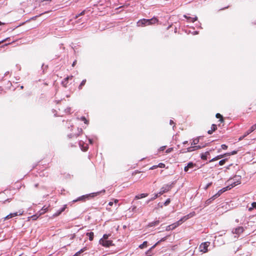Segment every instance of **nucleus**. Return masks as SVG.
I'll return each instance as SVG.
<instances>
[{"mask_svg":"<svg viewBox=\"0 0 256 256\" xmlns=\"http://www.w3.org/2000/svg\"><path fill=\"white\" fill-rule=\"evenodd\" d=\"M194 214H195L194 212H193L190 213V214H188L186 216H184L177 222H176L172 224L167 226L166 228V230L169 231L170 230H172L174 229L175 228H176V227L179 226L180 224H181L183 222H184V221H186L189 218L194 216Z\"/></svg>","mask_w":256,"mask_h":256,"instance_id":"f257e3e1","label":"nucleus"},{"mask_svg":"<svg viewBox=\"0 0 256 256\" xmlns=\"http://www.w3.org/2000/svg\"><path fill=\"white\" fill-rule=\"evenodd\" d=\"M158 22V20L155 18H153L151 19H142L138 20V22L137 23V24L138 26H149L151 25L154 24H156Z\"/></svg>","mask_w":256,"mask_h":256,"instance_id":"f03ea898","label":"nucleus"},{"mask_svg":"<svg viewBox=\"0 0 256 256\" xmlns=\"http://www.w3.org/2000/svg\"><path fill=\"white\" fill-rule=\"evenodd\" d=\"M102 192L104 193L105 190H103L100 192H92V193H91L88 194H86V195L82 196L79 197L78 199H76V200H74L73 202H76L78 200H84H84H85L86 198H94V196H96L99 195Z\"/></svg>","mask_w":256,"mask_h":256,"instance_id":"7ed1b4c3","label":"nucleus"},{"mask_svg":"<svg viewBox=\"0 0 256 256\" xmlns=\"http://www.w3.org/2000/svg\"><path fill=\"white\" fill-rule=\"evenodd\" d=\"M240 176H236L233 178L229 180H228L230 184L228 186H230V189L240 184Z\"/></svg>","mask_w":256,"mask_h":256,"instance_id":"20e7f679","label":"nucleus"},{"mask_svg":"<svg viewBox=\"0 0 256 256\" xmlns=\"http://www.w3.org/2000/svg\"><path fill=\"white\" fill-rule=\"evenodd\" d=\"M210 242H206L202 243L199 246L200 252H203V253H206V252H208V247L210 246Z\"/></svg>","mask_w":256,"mask_h":256,"instance_id":"39448f33","label":"nucleus"},{"mask_svg":"<svg viewBox=\"0 0 256 256\" xmlns=\"http://www.w3.org/2000/svg\"><path fill=\"white\" fill-rule=\"evenodd\" d=\"M230 190V186H228L218 190V192L212 198L214 200V198L220 196L223 192Z\"/></svg>","mask_w":256,"mask_h":256,"instance_id":"423d86ee","label":"nucleus"},{"mask_svg":"<svg viewBox=\"0 0 256 256\" xmlns=\"http://www.w3.org/2000/svg\"><path fill=\"white\" fill-rule=\"evenodd\" d=\"M172 184H165L161 188L160 190L158 193L160 195L164 193H166L169 191L172 188Z\"/></svg>","mask_w":256,"mask_h":256,"instance_id":"0eeeda50","label":"nucleus"},{"mask_svg":"<svg viewBox=\"0 0 256 256\" xmlns=\"http://www.w3.org/2000/svg\"><path fill=\"white\" fill-rule=\"evenodd\" d=\"M99 244L101 245H102L104 247H109L110 246H112V241L111 240H99Z\"/></svg>","mask_w":256,"mask_h":256,"instance_id":"6e6552de","label":"nucleus"},{"mask_svg":"<svg viewBox=\"0 0 256 256\" xmlns=\"http://www.w3.org/2000/svg\"><path fill=\"white\" fill-rule=\"evenodd\" d=\"M244 231V228L242 226H238L232 230V232L236 234H240Z\"/></svg>","mask_w":256,"mask_h":256,"instance_id":"1a4fd4ad","label":"nucleus"},{"mask_svg":"<svg viewBox=\"0 0 256 256\" xmlns=\"http://www.w3.org/2000/svg\"><path fill=\"white\" fill-rule=\"evenodd\" d=\"M22 214V212H20L19 214L18 212L11 213V214H9L7 216H6L4 218V220H8V219H10L13 217L16 216H20Z\"/></svg>","mask_w":256,"mask_h":256,"instance_id":"9d476101","label":"nucleus"},{"mask_svg":"<svg viewBox=\"0 0 256 256\" xmlns=\"http://www.w3.org/2000/svg\"><path fill=\"white\" fill-rule=\"evenodd\" d=\"M194 166H196V164L190 162L184 167V172H188L190 168H192Z\"/></svg>","mask_w":256,"mask_h":256,"instance_id":"9b49d317","label":"nucleus"},{"mask_svg":"<svg viewBox=\"0 0 256 256\" xmlns=\"http://www.w3.org/2000/svg\"><path fill=\"white\" fill-rule=\"evenodd\" d=\"M256 129V124L254 125H253L251 128L244 134V137L250 134L254 130Z\"/></svg>","mask_w":256,"mask_h":256,"instance_id":"f8f14e48","label":"nucleus"},{"mask_svg":"<svg viewBox=\"0 0 256 256\" xmlns=\"http://www.w3.org/2000/svg\"><path fill=\"white\" fill-rule=\"evenodd\" d=\"M148 196V194L147 193H143L140 194H138L135 196L134 200H139L142 198H144Z\"/></svg>","mask_w":256,"mask_h":256,"instance_id":"ddd939ff","label":"nucleus"},{"mask_svg":"<svg viewBox=\"0 0 256 256\" xmlns=\"http://www.w3.org/2000/svg\"><path fill=\"white\" fill-rule=\"evenodd\" d=\"M66 206L64 205L62 208L58 210L57 212L54 214V216H58L60 215L62 212H63L66 208Z\"/></svg>","mask_w":256,"mask_h":256,"instance_id":"4468645a","label":"nucleus"},{"mask_svg":"<svg viewBox=\"0 0 256 256\" xmlns=\"http://www.w3.org/2000/svg\"><path fill=\"white\" fill-rule=\"evenodd\" d=\"M217 129V126L216 124H213L212 126L211 130H208V133L209 134H211L213 132H214Z\"/></svg>","mask_w":256,"mask_h":256,"instance_id":"2eb2a0df","label":"nucleus"},{"mask_svg":"<svg viewBox=\"0 0 256 256\" xmlns=\"http://www.w3.org/2000/svg\"><path fill=\"white\" fill-rule=\"evenodd\" d=\"M184 17L186 18H187L188 20H190V22H194L195 21H196L198 19V18L196 16H195L194 18H191V17H188V16H187L186 15H184Z\"/></svg>","mask_w":256,"mask_h":256,"instance_id":"dca6fc26","label":"nucleus"},{"mask_svg":"<svg viewBox=\"0 0 256 256\" xmlns=\"http://www.w3.org/2000/svg\"><path fill=\"white\" fill-rule=\"evenodd\" d=\"M210 154L208 152H206L204 153H202L201 154V158L203 160H206L207 158V156Z\"/></svg>","mask_w":256,"mask_h":256,"instance_id":"f3484780","label":"nucleus"},{"mask_svg":"<svg viewBox=\"0 0 256 256\" xmlns=\"http://www.w3.org/2000/svg\"><path fill=\"white\" fill-rule=\"evenodd\" d=\"M86 235L88 236L89 240L92 241L94 239V234L93 232H87Z\"/></svg>","mask_w":256,"mask_h":256,"instance_id":"a211bd4d","label":"nucleus"},{"mask_svg":"<svg viewBox=\"0 0 256 256\" xmlns=\"http://www.w3.org/2000/svg\"><path fill=\"white\" fill-rule=\"evenodd\" d=\"M225 155L224 154H221V155H219V156H216V157L212 158L210 161V162H214V161H215L216 160H219L220 158H222Z\"/></svg>","mask_w":256,"mask_h":256,"instance_id":"6ab92c4d","label":"nucleus"},{"mask_svg":"<svg viewBox=\"0 0 256 256\" xmlns=\"http://www.w3.org/2000/svg\"><path fill=\"white\" fill-rule=\"evenodd\" d=\"M86 250V247L84 248H82L78 252H76L74 256H79L80 255V254H81L82 253Z\"/></svg>","mask_w":256,"mask_h":256,"instance_id":"aec40b11","label":"nucleus"},{"mask_svg":"<svg viewBox=\"0 0 256 256\" xmlns=\"http://www.w3.org/2000/svg\"><path fill=\"white\" fill-rule=\"evenodd\" d=\"M159 223H160L159 220H156L154 222H152L148 224V226L150 227H152V226L158 224Z\"/></svg>","mask_w":256,"mask_h":256,"instance_id":"412c9836","label":"nucleus"},{"mask_svg":"<svg viewBox=\"0 0 256 256\" xmlns=\"http://www.w3.org/2000/svg\"><path fill=\"white\" fill-rule=\"evenodd\" d=\"M148 245V242L146 241H144L143 243L139 246V248L141 249L146 248Z\"/></svg>","mask_w":256,"mask_h":256,"instance_id":"4be33fe9","label":"nucleus"},{"mask_svg":"<svg viewBox=\"0 0 256 256\" xmlns=\"http://www.w3.org/2000/svg\"><path fill=\"white\" fill-rule=\"evenodd\" d=\"M158 194H155L154 197L150 199L147 200L146 204H148L150 201L154 200L156 199L158 196Z\"/></svg>","mask_w":256,"mask_h":256,"instance_id":"5701e85b","label":"nucleus"},{"mask_svg":"<svg viewBox=\"0 0 256 256\" xmlns=\"http://www.w3.org/2000/svg\"><path fill=\"white\" fill-rule=\"evenodd\" d=\"M110 236V234H104L103 235V236L102 238H100V240H108V237Z\"/></svg>","mask_w":256,"mask_h":256,"instance_id":"b1692460","label":"nucleus"},{"mask_svg":"<svg viewBox=\"0 0 256 256\" xmlns=\"http://www.w3.org/2000/svg\"><path fill=\"white\" fill-rule=\"evenodd\" d=\"M86 82V80H82V81L81 82L80 84V86H78V88L80 90L82 89V87L85 84Z\"/></svg>","mask_w":256,"mask_h":256,"instance_id":"393cba45","label":"nucleus"},{"mask_svg":"<svg viewBox=\"0 0 256 256\" xmlns=\"http://www.w3.org/2000/svg\"><path fill=\"white\" fill-rule=\"evenodd\" d=\"M251 206H252V207L249 208V210L250 211V210H252L254 208H256V202H252V204Z\"/></svg>","mask_w":256,"mask_h":256,"instance_id":"a878e982","label":"nucleus"},{"mask_svg":"<svg viewBox=\"0 0 256 256\" xmlns=\"http://www.w3.org/2000/svg\"><path fill=\"white\" fill-rule=\"evenodd\" d=\"M195 150V147L194 146H190L187 148V152H191Z\"/></svg>","mask_w":256,"mask_h":256,"instance_id":"bb28decb","label":"nucleus"},{"mask_svg":"<svg viewBox=\"0 0 256 256\" xmlns=\"http://www.w3.org/2000/svg\"><path fill=\"white\" fill-rule=\"evenodd\" d=\"M216 118H220V121L221 122H223L224 120H223V118H222V116L220 114H216Z\"/></svg>","mask_w":256,"mask_h":256,"instance_id":"cd10ccee","label":"nucleus"},{"mask_svg":"<svg viewBox=\"0 0 256 256\" xmlns=\"http://www.w3.org/2000/svg\"><path fill=\"white\" fill-rule=\"evenodd\" d=\"M199 142L198 139H194L193 140L192 142V146H195Z\"/></svg>","mask_w":256,"mask_h":256,"instance_id":"c85d7f7f","label":"nucleus"},{"mask_svg":"<svg viewBox=\"0 0 256 256\" xmlns=\"http://www.w3.org/2000/svg\"><path fill=\"white\" fill-rule=\"evenodd\" d=\"M166 238H167V236H165V237L162 238V239H160V240H158L156 242V244H159L161 242L165 241L166 240Z\"/></svg>","mask_w":256,"mask_h":256,"instance_id":"c756f323","label":"nucleus"},{"mask_svg":"<svg viewBox=\"0 0 256 256\" xmlns=\"http://www.w3.org/2000/svg\"><path fill=\"white\" fill-rule=\"evenodd\" d=\"M226 161V159H224V160H220V161L219 162V164H220V166H222V165H224V164H225Z\"/></svg>","mask_w":256,"mask_h":256,"instance_id":"7c9ffc66","label":"nucleus"},{"mask_svg":"<svg viewBox=\"0 0 256 256\" xmlns=\"http://www.w3.org/2000/svg\"><path fill=\"white\" fill-rule=\"evenodd\" d=\"M81 120H82L85 124H88V120H86L85 117L82 116L81 118Z\"/></svg>","mask_w":256,"mask_h":256,"instance_id":"2f4dec72","label":"nucleus"},{"mask_svg":"<svg viewBox=\"0 0 256 256\" xmlns=\"http://www.w3.org/2000/svg\"><path fill=\"white\" fill-rule=\"evenodd\" d=\"M236 152H237L236 151L234 150V151L232 152L231 153L225 154L224 155L225 156H226V155L230 156L231 154H236Z\"/></svg>","mask_w":256,"mask_h":256,"instance_id":"473e14b6","label":"nucleus"},{"mask_svg":"<svg viewBox=\"0 0 256 256\" xmlns=\"http://www.w3.org/2000/svg\"><path fill=\"white\" fill-rule=\"evenodd\" d=\"M158 167L160 168H164L165 167V164L163 163H160L158 165Z\"/></svg>","mask_w":256,"mask_h":256,"instance_id":"72a5a7b5","label":"nucleus"},{"mask_svg":"<svg viewBox=\"0 0 256 256\" xmlns=\"http://www.w3.org/2000/svg\"><path fill=\"white\" fill-rule=\"evenodd\" d=\"M170 198H168L166 200V201L164 202V204L165 206H167L170 203Z\"/></svg>","mask_w":256,"mask_h":256,"instance_id":"f704fd0d","label":"nucleus"},{"mask_svg":"<svg viewBox=\"0 0 256 256\" xmlns=\"http://www.w3.org/2000/svg\"><path fill=\"white\" fill-rule=\"evenodd\" d=\"M84 11H82L80 14H78V15L76 16H75L76 18H77L80 16L83 15L84 14Z\"/></svg>","mask_w":256,"mask_h":256,"instance_id":"c9c22d12","label":"nucleus"},{"mask_svg":"<svg viewBox=\"0 0 256 256\" xmlns=\"http://www.w3.org/2000/svg\"><path fill=\"white\" fill-rule=\"evenodd\" d=\"M221 147H222V149H224V150H226V149L228 148V146H226V144H222V145L221 146Z\"/></svg>","mask_w":256,"mask_h":256,"instance_id":"e433bc0d","label":"nucleus"},{"mask_svg":"<svg viewBox=\"0 0 256 256\" xmlns=\"http://www.w3.org/2000/svg\"><path fill=\"white\" fill-rule=\"evenodd\" d=\"M172 150V148H169L166 150V153H170Z\"/></svg>","mask_w":256,"mask_h":256,"instance_id":"4c0bfd02","label":"nucleus"},{"mask_svg":"<svg viewBox=\"0 0 256 256\" xmlns=\"http://www.w3.org/2000/svg\"><path fill=\"white\" fill-rule=\"evenodd\" d=\"M70 110H71V109L70 108H68L66 109L65 111H66V112L70 113Z\"/></svg>","mask_w":256,"mask_h":256,"instance_id":"58836bf2","label":"nucleus"},{"mask_svg":"<svg viewBox=\"0 0 256 256\" xmlns=\"http://www.w3.org/2000/svg\"><path fill=\"white\" fill-rule=\"evenodd\" d=\"M195 150L200 149L202 147L200 146H195Z\"/></svg>","mask_w":256,"mask_h":256,"instance_id":"ea45409f","label":"nucleus"},{"mask_svg":"<svg viewBox=\"0 0 256 256\" xmlns=\"http://www.w3.org/2000/svg\"><path fill=\"white\" fill-rule=\"evenodd\" d=\"M72 76H68V77H66V78L64 79V80H65L66 81H67V80H69V79H72Z\"/></svg>","mask_w":256,"mask_h":256,"instance_id":"a19ab883","label":"nucleus"},{"mask_svg":"<svg viewBox=\"0 0 256 256\" xmlns=\"http://www.w3.org/2000/svg\"><path fill=\"white\" fill-rule=\"evenodd\" d=\"M166 146H161L160 148V151H162L164 150Z\"/></svg>","mask_w":256,"mask_h":256,"instance_id":"79ce46f5","label":"nucleus"},{"mask_svg":"<svg viewBox=\"0 0 256 256\" xmlns=\"http://www.w3.org/2000/svg\"><path fill=\"white\" fill-rule=\"evenodd\" d=\"M150 252H151V250H150V249H149L146 252V254L147 255H149L150 254Z\"/></svg>","mask_w":256,"mask_h":256,"instance_id":"37998d69","label":"nucleus"},{"mask_svg":"<svg viewBox=\"0 0 256 256\" xmlns=\"http://www.w3.org/2000/svg\"><path fill=\"white\" fill-rule=\"evenodd\" d=\"M158 244H156V243L154 244L152 247H151L150 249V250H152L153 248H154Z\"/></svg>","mask_w":256,"mask_h":256,"instance_id":"c03bdc74","label":"nucleus"},{"mask_svg":"<svg viewBox=\"0 0 256 256\" xmlns=\"http://www.w3.org/2000/svg\"><path fill=\"white\" fill-rule=\"evenodd\" d=\"M88 149V147H87V146L84 147L83 148H82V150L84 151H86Z\"/></svg>","mask_w":256,"mask_h":256,"instance_id":"a18cd8bd","label":"nucleus"},{"mask_svg":"<svg viewBox=\"0 0 256 256\" xmlns=\"http://www.w3.org/2000/svg\"><path fill=\"white\" fill-rule=\"evenodd\" d=\"M158 168V166H154L152 167L150 169L153 170L154 168Z\"/></svg>","mask_w":256,"mask_h":256,"instance_id":"49530a36","label":"nucleus"},{"mask_svg":"<svg viewBox=\"0 0 256 256\" xmlns=\"http://www.w3.org/2000/svg\"><path fill=\"white\" fill-rule=\"evenodd\" d=\"M113 204H114V202H109V203H108V205H109V206H112Z\"/></svg>","mask_w":256,"mask_h":256,"instance_id":"de8ad7c7","label":"nucleus"},{"mask_svg":"<svg viewBox=\"0 0 256 256\" xmlns=\"http://www.w3.org/2000/svg\"><path fill=\"white\" fill-rule=\"evenodd\" d=\"M76 60L74 61L72 63V66H75V64H76Z\"/></svg>","mask_w":256,"mask_h":256,"instance_id":"09e8293b","label":"nucleus"},{"mask_svg":"<svg viewBox=\"0 0 256 256\" xmlns=\"http://www.w3.org/2000/svg\"><path fill=\"white\" fill-rule=\"evenodd\" d=\"M174 122L172 120H170V124L172 125V124H174Z\"/></svg>","mask_w":256,"mask_h":256,"instance_id":"8fccbe9b","label":"nucleus"},{"mask_svg":"<svg viewBox=\"0 0 256 256\" xmlns=\"http://www.w3.org/2000/svg\"><path fill=\"white\" fill-rule=\"evenodd\" d=\"M212 184V183H209L208 184H207L206 186V188H207L208 186H210V185Z\"/></svg>","mask_w":256,"mask_h":256,"instance_id":"3c124183","label":"nucleus"},{"mask_svg":"<svg viewBox=\"0 0 256 256\" xmlns=\"http://www.w3.org/2000/svg\"><path fill=\"white\" fill-rule=\"evenodd\" d=\"M118 200H116V199L114 200V202L115 204L118 203Z\"/></svg>","mask_w":256,"mask_h":256,"instance_id":"603ef678","label":"nucleus"},{"mask_svg":"<svg viewBox=\"0 0 256 256\" xmlns=\"http://www.w3.org/2000/svg\"><path fill=\"white\" fill-rule=\"evenodd\" d=\"M42 2H49L51 1L52 0H40Z\"/></svg>","mask_w":256,"mask_h":256,"instance_id":"864d4df0","label":"nucleus"},{"mask_svg":"<svg viewBox=\"0 0 256 256\" xmlns=\"http://www.w3.org/2000/svg\"><path fill=\"white\" fill-rule=\"evenodd\" d=\"M8 38H6V39H5V40H2V42H0V44L1 42H4V41L6 40Z\"/></svg>","mask_w":256,"mask_h":256,"instance_id":"5fc2aeb1","label":"nucleus"},{"mask_svg":"<svg viewBox=\"0 0 256 256\" xmlns=\"http://www.w3.org/2000/svg\"><path fill=\"white\" fill-rule=\"evenodd\" d=\"M244 138V136H242L240 137V138H239V140H242V138Z\"/></svg>","mask_w":256,"mask_h":256,"instance_id":"6e6d98bb","label":"nucleus"},{"mask_svg":"<svg viewBox=\"0 0 256 256\" xmlns=\"http://www.w3.org/2000/svg\"><path fill=\"white\" fill-rule=\"evenodd\" d=\"M187 143H188V141H185V142H183V144H187Z\"/></svg>","mask_w":256,"mask_h":256,"instance_id":"4d7b16f0","label":"nucleus"},{"mask_svg":"<svg viewBox=\"0 0 256 256\" xmlns=\"http://www.w3.org/2000/svg\"><path fill=\"white\" fill-rule=\"evenodd\" d=\"M79 132H82V130L80 129V130Z\"/></svg>","mask_w":256,"mask_h":256,"instance_id":"13d9d810","label":"nucleus"},{"mask_svg":"<svg viewBox=\"0 0 256 256\" xmlns=\"http://www.w3.org/2000/svg\"><path fill=\"white\" fill-rule=\"evenodd\" d=\"M236 222H238V220H236Z\"/></svg>","mask_w":256,"mask_h":256,"instance_id":"bf43d9fd","label":"nucleus"},{"mask_svg":"<svg viewBox=\"0 0 256 256\" xmlns=\"http://www.w3.org/2000/svg\"><path fill=\"white\" fill-rule=\"evenodd\" d=\"M80 146H81V142H80Z\"/></svg>","mask_w":256,"mask_h":256,"instance_id":"052dcab7","label":"nucleus"},{"mask_svg":"<svg viewBox=\"0 0 256 256\" xmlns=\"http://www.w3.org/2000/svg\"><path fill=\"white\" fill-rule=\"evenodd\" d=\"M2 24V23L0 21V25H1Z\"/></svg>","mask_w":256,"mask_h":256,"instance_id":"680f3d73","label":"nucleus"},{"mask_svg":"<svg viewBox=\"0 0 256 256\" xmlns=\"http://www.w3.org/2000/svg\"><path fill=\"white\" fill-rule=\"evenodd\" d=\"M134 208H136V206H134V208H132V210H134Z\"/></svg>","mask_w":256,"mask_h":256,"instance_id":"e2e57ef3","label":"nucleus"},{"mask_svg":"<svg viewBox=\"0 0 256 256\" xmlns=\"http://www.w3.org/2000/svg\"><path fill=\"white\" fill-rule=\"evenodd\" d=\"M134 208H136V206H134V208H132V210H134Z\"/></svg>","mask_w":256,"mask_h":256,"instance_id":"0e129e2a","label":"nucleus"}]
</instances>
